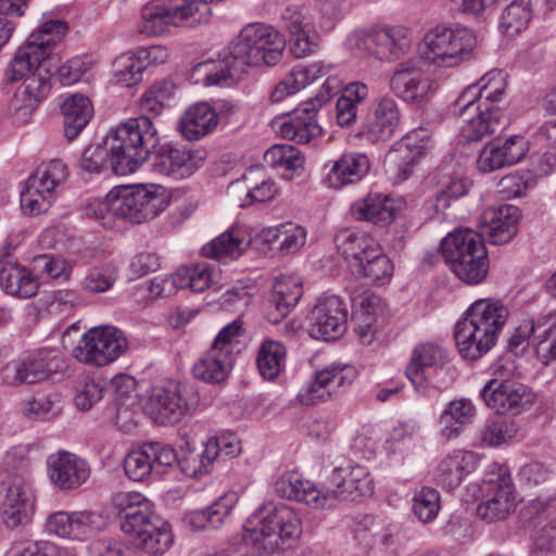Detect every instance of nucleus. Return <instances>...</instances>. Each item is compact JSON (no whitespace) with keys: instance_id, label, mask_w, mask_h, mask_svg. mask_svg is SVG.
Wrapping results in <instances>:
<instances>
[{"instance_id":"7c9ffc66","label":"nucleus","mask_w":556,"mask_h":556,"mask_svg":"<svg viewBox=\"0 0 556 556\" xmlns=\"http://www.w3.org/2000/svg\"><path fill=\"white\" fill-rule=\"evenodd\" d=\"M454 113L463 116L465 125L462 128L463 137L467 141H478L485 135H492L503 130L507 125V119L502 110L485 108L470 111L468 114H462L460 108L454 104Z\"/></svg>"},{"instance_id":"4c0bfd02","label":"nucleus","mask_w":556,"mask_h":556,"mask_svg":"<svg viewBox=\"0 0 556 556\" xmlns=\"http://www.w3.org/2000/svg\"><path fill=\"white\" fill-rule=\"evenodd\" d=\"M64 136L68 141L74 140L86 128L93 115V106L89 98L75 93L68 96L62 103Z\"/></svg>"},{"instance_id":"a19ab883","label":"nucleus","mask_w":556,"mask_h":556,"mask_svg":"<svg viewBox=\"0 0 556 556\" xmlns=\"http://www.w3.org/2000/svg\"><path fill=\"white\" fill-rule=\"evenodd\" d=\"M261 176L262 170L250 169L241 179L231 184V187L247 191L241 206H249L255 202H267L275 198L278 191L276 182L270 178L266 179Z\"/></svg>"},{"instance_id":"5701e85b","label":"nucleus","mask_w":556,"mask_h":556,"mask_svg":"<svg viewBox=\"0 0 556 556\" xmlns=\"http://www.w3.org/2000/svg\"><path fill=\"white\" fill-rule=\"evenodd\" d=\"M432 85L417 59L400 62L390 77V89L407 102H421L432 90Z\"/></svg>"},{"instance_id":"423d86ee","label":"nucleus","mask_w":556,"mask_h":556,"mask_svg":"<svg viewBox=\"0 0 556 556\" xmlns=\"http://www.w3.org/2000/svg\"><path fill=\"white\" fill-rule=\"evenodd\" d=\"M477 47L478 37L473 30L438 25L425 35L419 53L430 64L453 67L471 59Z\"/></svg>"},{"instance_id":"ea45409f","label":"nucleus","mask_w":556,"mask_h":556,"mask_svg":"<svg viewBox=\"0 0 556 556\" xmlns=\"http://www.w3.org/2000/svg\"><path fill=\"white\" fill-rule=\"evenodd\" d=\"M264 242L271 244L283 254H292L299 251L306 241L304 227L292 223L269 227L261 232Z\"/></svg>"},{"instance_id":"338daca9","label":"nucleus","mask_w":556,"mask_h":556,"mask_svg":"<svg viewBox=\"0 0 556 556\" xmlns=\"http://www.w3.org/2000/svg\"><path fill=\"white\" fill-rule=\"evenodd\" d=\"M536 326L533 319H525L508 338V350L515 354L525 351L529 344V340L533 337L534 341H539L543 337V329Z\"/></svg>"},{"instance_id":"473e14b6","label":"nucleus","mask_w":556,"mask_h":556,"mask_svg":"<svg viewBox=\"0 0 556 556\" xmlns=\"http://www.w3.org/2000/svg\"><path fill=\"white\" fill-rule=\"evenodd\" d=\"M477 464L478 457L473 452L454 451L440 462L437 468V482L443 489L452 491L477 468Z\"/></svg>"},{"instance_id":"6e6d98bb","label":"nucleus","mask_w":556,"mask_h":556,"mask_svg":"<svg viewBox=\"0 0 556 556\" xmlns=\"http://www.w3.org/2000/svg\"><path fill=\"white\" fill-rule=\"evenodd\" d=\"M531 18V0H513L501 16L502 30L514 36L526 28Z\"/></svg>"},{"instance_id":"f704fd0d","label":"nucleus","mask_w":556,"mask_h":556,"mask_svg":"<svg viewBox=\"0 0 556 556\" xmlns=\"http://www.w3.org/2000/svg\"><path fill=\"white\" fill-rule=\"evenodd\" d=\"M277 493L285 498L303 502L315 508H326L324 491L317 489L308 480H303L298 473L281 476L276 482Z\"/></svg>"},{"instance_id":"aec40b11","label":"nucleus","mask_w":556,"mask_h":556,"mask_svg":"<svg viewBox=\"0 0 556 556\" xmlns=\"http://www.w3.org/2000/svg\"><path fill=\"white\" fill-rule=\"evenodd\" d=\"M106 521L97 511H55L46 521L50 534L73 540H85L104 528Z\"/></svg>"},{"instance_id":"de8ad7c7","label":"nucleus","mask_w":556,"mask_h":556,"mask_svg":"<svg viewBox=\"0 0 556 556\" xmlns=\"http://www.w3.org/2000/svg\"><path fill=\"white\" fill-rule=\"evenodd\" d=\"M393 264L382 252L378 244L359 263H356L352 270L359 276L368 278L376 285H384L390 281L393 275Z\"/></svg>"},{"instance_id":"6e6552de","label":"nucleus","mask_w":556,"mask_h":556,"mask_svg":"<svg viewBox=\"0 0 556 556\" xmlns=\"http://www.w3.org/2000/svg\"><path fill=\"white\" fill-rule=\"evenodd\" d=\"M128 345L124 331L117 327H93L83 334L73 350V356L87 366L104 367L125 354Z\"/></svg>"},{"instance_id":"6ab92c4d","label":"nucleus","mask_w":556,"mask_h":556,"mask_svg":"<svg viewBox=\"0 0 556 556\" xmlns=\"http://www.w3.org/2000/svg\"><path fill=\"white\" fill-rule=\"evenodd\" d=\"M480 396L497 414H518L532 401L529 388L513 379H490L481 389Z\"/></svg>"},{"instance_id":"c756f323","label":"nucleus","mask_w":556,"mask_h":556,"mask_svg":"<svg viewBox=\"0 0 556 556\" xmlns=\"http://www.w3.org/2000/svg\"><path fill=\"white\" fill-rule=\"evenodd\" d=\"M218 124L216 110L206 102L189 106L181 115L178 129L188 141H198L213 132Z\"/></svg>"},{"instance_id":"9d476101","label":"nucleus","mask_w":556,"mask_h":556,"mask_svg":"<svg viewBox=\"0 0 556 556\" xmlns=\"http://www.w3.org/2000/svg\"><path fill=\"white\" fill-rule=\"evenodd\" d=\"M349 40L379 60L393 61L408 52L410 31L404 26H387L353 33Z\"/></svg>"},{"instance_id":"e433bc0d","label":"nucleus","mask_w":556,"mask_h":556,"mask_svg":"<svg viewBox=\"0 0 556 556\" xmlns=\"http://www.w3.org/2000/svg\"><path fill=\"white\" fill-rule=\"evenodd\" d=\"M489 219L486 236L493 244L509 242L518 231L520 210L515 205H501L485 213Z\"/></svg>"},{"instance_id":"79ce46f5","label":"nucleus","mask_w":556,"mask_h":556,"mask_svg":"<svg viewBox=\"0 0 556 556\" xmlns=\"http://www.w3.org/2000/svg\"><path fill=\"white\" fill-rule=\"evenodd\" d=\"M336 244L353 269L357 262L361 263L378 245V242L365 231L343 229L336 236Z\"/></svg>"},{"instance_id":"e2e57ef3","label":"nucleus","mask_w":556,"mask_h":556,"mask_svg":"<svg viewBox=\"0 0 556 556\" xmlns=\"http://www.w3.org/2000/svg\"><path fill=\"white\" fill-rule=\"evenodd\" d=\"M440 507V494L433 488H422L414 496V514L424 523L431 522L438 516Z\"/></svg>"},{"instance_id":"f8f14e48","label":"nucleus","mask_w":556,"mask_h":556,"mask_svg":"<svg viewBox=\"0 0 556 556\" xmlns=\"http://www.w3.org/2000/svg\"><path fill=\"white\" fill-rule=\"evenodd\" d=\"M330 83L331 80L327 79L323 86L327 94H318L314 99L304 102L293 110L287 119L279 124L278 132L281 137L306 144L321 134V127L317 123L316 113L330 98Z\"/></svg>"},{"instance_id":"ddd939ff","label":"nucleus","mask_w":556,"mask_h":556,"mask_svg":"<svg viewBox=\"0 0 556 556\" xmlns=\"http://www.w3.org/2000/svg\"><path fill=\"white\" fill-rule=\"evenodd\" d=\"M198 11L193 0H170L165 4L148 3L141 11L139 30L147 36H159L170 25L181 26Z\"/></svg>"},{"instance_id":"a18cd8bd","label":"nucleus","mask_w":556,"mask_h":556,"mask_svg":"<svg viewBox=\"0 0 556 556\" xmlns=\"http://www.w3.org/2000/svg\"><path fill=\"white\" fill-rule=\"evenodd\" d=\"M466 312L497 337L509 316L508 308L501 301L492 299H479Z\"/></svg>"},{"instance_id":"4be33fe9","label":"nucleus","mask_w":556,"mask_h":556,"mask_svg":"<svg viewBox=\"0 0 556 556\" xmlns=\"http://www.w3.org/2000/svg\"><path fill=\"white\" fill-rule=\"evenodd\" d=\"M400 110L394 99L380 97L366 115L358 136L371 143L387 142L400 124Z\"/></svg>"},{"instance_id":"dca6fc26","label":"nucleus","mask_w":556,"mask_h":556,"mask_svg":"<svg viewBox=\"0 0 556 556\" xmlns=\"http://www.w3.org/2000/svg\"><path fill=\"white\" fill-rule=\"evenodd\" d=\"M175 450L161 442H148L128 453L124 460L125 473L134 481H143L152 473L176 463Z\"/></svg>"},{"instance_id":"774afa93","label":"nucleus","mask_w":556,"mask_h":556,"mask_svg":"<svg viewBox=\"0 0 556 556\" xmlns=\"http://www.w3.org/2000/svg\"><path fill=\"white\" fill-rule=\"evenodd\" d=\"M105 382L102 379H86L78 388L74 399L80 410H89L104 394Z\"/></svg>"},{"instance_id":"7ed1b4c3","label":"nucleus","mask_w":556,"mask_h":556,"mask_svg":"<svg viewBox=\"0 0 556 556\" xmlns=\"http://www.w3.org/2000/svg\"><path fill=\"white\" fill-rule=\"evenodd\" d=\"M157 129L151 116L140 115L119 124L106 138L104 146L97 144L85 149L80 166L89 173L104 169L110 154V167L116 175L136 172L159 146Z\"/></svg>"},{"instance_id":"f3484780","label":"nucleus","mask_w":556,"mask_h":556,"mask_svg":"<svg viewBox=\"0 0 556 556\" xmlns=\"http://www.w3.org/2000/svg\"><path fill=\"white\" fill-rule=\"evenodd\" d=\"M308 319V333L312 338L332 341L346 330L348 309L338 296H326L318 300Z\"/></svg>"},{"instance_id":"cd10ccee","label":"nucleus","mask_w":556,"mask_h":556,"mask_svg":"<svg viewBox=\"0 0 556 556\" xmlns=\"http://www.w3.org/2000/svg\"><path fill=\"white\" fill-rule=\"evenodd\" d=\"M303 289L298 277L281 275L277 277L274 291L264 304L265 316L271 324H278L290 313L300 299Z\"/></svg>"},{"instance_id":"1a4fd4ad","label":"nucleus","mask_w":556,"mask_h":556,"mask_svg":"<svg viewBox=\"0 0 556 556\" xmlns=\"http://www.w3.org/2000/svg\"><path fill=\"white\" fill-rule=\"evenodd\" d=\"M121 529L136 548L152 556L164 555L173 544V534L167 522L154 513L128 515Z\"/></svg>"},{"instance_id":"a211bd4d","label":"nucleus","mask_w":556,"mask_h":556,"mask_svg":"<svg viewBox=\"0 0 556 556\" xmlns=\"http://www.w3.org/2000/svg\"><path fill=\"white\" fill-rule=\"evenodd\" d=\"M205 159L206 153L201 149H192L185 144H165L156 152L152 168L161 175L184 179L202 167Z\"/></svg>"},{"instance_id":"393cba45","label":"nucleus","mask_w":556,"mask_h":556,"mask_svg":"<svg viewBox=\"0 0 556 556\" xmlns=\"http://www.w3.org/2000/svg\"><path fill=\"white\" fill-rule=\"evenodd\" d=\"M497 336L482 326L475 317L468 316L455 326V340L464 358L476 361L488 353L496 343Z\"/></svg>"},{"instance_id":"a878e982","label":"nucleus","mask_w":556,"mask_h":556,"mask_svg":"<svg viewBox=\"0 0 556 556\" xmlns=\"http://www.w3.org/2000/svg\"><path fill=\"white\" fill-rule=\"evenodd\" d=\"M484 481L488 498L477 507V515L489 522L504 519L513 506V484L510 476L497 473Z\"/></svg>"},{"instance_id":"052dcab7","label":"nucleus","mask_w":556,"mask_h":556,"mask_svg":"<svg viewBox=\"0 0 556 556\" xmlns=\"http://www.w3.org/2000/svg\"><path fill=\"white\" fill-rule=\"evenodd\" d=\"M117 279V270L111 265L91 268L84 280L81 288L87 293L97 294L110 290Z\"/></svg>"},{"instance_id":"c9c22d12","label":"nucleus","mask_w":556,"mask_h":556,"mask_svg":"<svg viewBox=\"0 0 556 556\" xmlns=\"http://www.w3.org/2000/svg\"><path fill=\"white\" fill-rule=\"evenodd\" d=\"M478 248L486 249L483 238L469 228L455 229L441 241L442 255L450 266L476 253Z\"/></svg>"},{"instance_id":"f03ea898","label":"nucleus","mask_w":556,"mask_h":556,"mask_svg":"<svg viewBox=\"0 0 556 556\" xmlns=\"http://www.w3.org/2000/svg\"><path fill=\"white\" fill-rule=\"evenodd\" d=\"M285 48L286 40L278 30L263 23H252L244 26L231 42L225 60L200 63L194 71L204 73L203 84L206 86H227L241 78L247 65H276Z\"/></svg>"},{"instance_id":"603ef678","label":"nucleus","mask_w":556,"mask_h":556,"mask_svg":"<svg viewBox=\"0 0 556 556\" xmlns=\"http://www.w3.org/2000/svg\"><path fill=\"white\" fill-rule=\"evenodd\" d=\"M490 262L486 249L476 250V253L451 265L452 271L457 278L468 285L482 282L489 273Z\"/></svg>"},{"instance_id":"20e7f679","label":"nucleus","mask_w":556,"mask_h":556,"mask_svg":"<svg viewBox=\"0 0 556 556\" xmlns=\"http://www.w3.org/2000/svg\"><path fill=\"white\" fill-rule=\"evenodd\" d=\"M301 534V519L291 507L267 503L247 519L242 541L253 548L256 556H283Z\"/></svg>"},{"instance_id":"13d9d810","label":"nucleus","mask_w":556,"mask_h":556,"mask_svg":"<svg viewBox=\"0 0 556 556\" xmlns=\"http://www.w3.org/2000/svg\"><path fill=\"white\" fill-rule=\"evenodd\" d=\"M114 66L117 81L131 86L141 81L146 63L139 59V54L136 51L118 56L114 62Z\"/></svg>"},{"instance_id":"49530a36","label":"nucleus","mask_w":556,"mask_h":556,"mask_svg":"<svg viewBox=\"0 0 556 556\" xmlns=\"http://www.w3.org/2000/svg\"><path fill=\"white\" fill-rule=\"evenodd\" d=\"M248 247L249 242L231 230L223 232L211 242L204 244L201 253L205 257L227 262L228 260L238 258Z\"/></svg>"},{"instance_id":"2eb2a0df","label":"nucleus","mask_w":556,"mask_h":556,"mask_svg":"<svg viewBox=\"0 0 556 556\" xmlns=\"http://www.w3.org/2000/svg\"><path fill=\"white\" fill-rule=\"evenodd\" d=\"M507 83L506 75L501 70H492L486 73L477 85L467 87L456 99V108H460L462 114H468L485 108L486 111L502 110Z\"/></svg>"},{"instance_id":"b1692460","label":"nucleus","mask_w":556,"mask_h":556,"mask_svg":"<svg viewBox=\"0 0 556 556\" xmlns=\"http://www.w3.org/2000/svg\"><path fill=\"white\" fill-rule=\"evenodd\" d=\"M1 518L9 529L26 526L35 513V494L23 479L14 478L8 485L1 503Z\"/></svg>"},{"instance_id":"f257e3e1","label":"nucleus","mask_w":556,"mask_h":556,"mask_svg":"<svg viewBox=\"0 0 556 556\" xmlns=\"http://www.w3.org/2000/svg\"><path fill=\"white\" fill-rule=\"evenodd\" d=\"M67 29L66 23L60 20L48 21L33 31L16 51L5 70V79L9 83L24 79L15 96L16 102H22L16 106L17 112L31 113L49 94L52 68L48 63L54 61L56 65L59 55L52 49L61 42Z\"/></svg>"},{"instance_id":"58836bf2","label":"nucleus","mask_w":556,"mask_h":556,"mask_svg":"<svg viewBox=\"0 0 556 556\" xmlns=\"http://www.w3.org/2000/svg\"><path fill=\"white\" fill-rule=\"evenodd\" d=\"M217 270L214 266L203 262L182 265L172 275V286L177 289H190L193 292H203L217 282Z\"/></svg>"},{"instance_id":"bb28decb","label":"nucleus","mask_w":556,"mask_h":556,"mask_svg":"<svg viewBox=\"0 0 556 556\" xmlns=\"http://www.w3.org/2000/svg\"><path fill=\"white\" fill-rule=\"evenodd\" d=\"M526 143L523 137L511 136L502 143L486 144L478 156V170L486 174L518 163L526 154Z\"/></svg>"},{"instance_id":"412c9836","label":"nucleus","mask_w":556,"mask_h":556,"mask_svg":"<svg viewBox=\"0 0 556 556\" xmlns=\"http://www.w3.org/2000/svg\"><path fill=\"white\" fill-rule=\"evenodd\" d=\"M47 467L50 481L61 491L77 490L91 475L88 462L67 451L51 454L47 459Z\"/></svg>"},{"instance_id":"680f3d73","label":"nucleus","mask_w":556,"mask_h":556,"mask_svg":"<svg viewBox=\"0 0 556 556\" xmlns=\"http://www.w3.org/2000/svg\"><path fill=\"white\" fill-rule=\"evenodd\" d=\"M61 412L58 394H40L34 396L25 404L24 414L30 419L48 420Z\"/></svg>"},{"instance_id":"37998d69","label":"nucleus","mask_w":556,"mask_h":556,"mask_svg":"<svg viewBox=\"0 0 556 556\" xmlns=\"http://www.w3.org/2000/svg\"><path fill=\"white\" fill-rule=\"evenodd\" d=\"M442 356L443 351L431 343L421 344L414 350L405 375L418 392H424L427 389L425 370L437 366Z\"/></svg>"},{"instance_id":"0e129e2a","label":"nucleus","mask_w":556,"mask_h":556,"mask_svg":"<svg viewBox=\"0 0 556 556\" xmlns=\"http://www.w3.org/2000/svg\"><path fill=\"white\" fill-rule=\"evenodd\" d=\"M112 503L119 514H124V521H127L128 515L131 514H153L150 509V501L139 492H118L114 495Z\"/></svg>"},{"instance_id":"4d7b16f0","label":"nucleus","mask_w":556,"mask_h":556,"mask_svg":"<svg viewBox=\"0 0 556 556\" xmlns=\"http://www.w3.org/2000/svg\"><path fill=\"white\" fill-rule=\"evenodd\" d=\"M265 162L274 168H285L296 170L304 165V155L291 144H275L270 147L264 155Z\"/></svg>"},{"instance_id":"09e8293b","label":"nucleus","mask_w":556,"mask_h":556,"mask_svg":"<svg viewBox=\"0 0 556 556\" xmlns=\"http://www.w3.org/2000/svg\"><path fill=\"white\" fill-rule=\"evenodd\" d=\"M286 348L279 342L266 339L258 348L256 364L260 374L273 380L281 372L286 364Z\"/></svg>"},{"instance_id":"72a5a7b5","label":"nucleus","mask_w":556,"mask_h":556,"mask_svg":"<svg viewBox=\"0 0 556 556\" xmlns=\"http://www.w3.org/2000/svg\"><path fill=\"white\" fill-rule=\"evenodd\" d=\"M0 286L5 293L20 299L36 295L39 288L34 275L16 260L0 264Z\"/></svg>"},{"instance_id":"8fccbe9b","label":"nucleus","mask_w":556,"mask_h":556,"mask_svg":"<svg viewBox=\"0 0 556 556\" xmlns=\"http://www.w3.org/2000/svg\"><path fill=\"white\" fill-rule=\"evenodd\" d=\"M231 368V357L210 350L192 368L193 376L210 383L224 381Z\"/></svg>"},{"instance_id":"0eeeda50","label":"nucleus","mask_w":556,"mask_h":556,"mask_svg":"<svg viewBox=\"0 0 556 556\" xmlns=\"http://www.w3.org/2000/svg\"><path fill=\"white\" fill-rule=\"evenodd\" d=\"M198 403L199 395L192 384L167 380L152 388L144 410L156 424L174 425L190 414Z\"/></svg>"},{"instance_id":"2f4dec72","label":"nucleus","mask_w":556,"mask_h":556,"mask_svg":"<svg viewBox=\"0 0 556 556\" xmlns=\"http://www.w3.org/2000/svg\"><path fill=\"white\" fill-rule=\"evenodd\" d=\"M370 168V161L363 153H344L332 162L326 181L330 188L340 189L362 180Z\"/></svg>"},{"instance_id":"39448f33","label":"nucleus","mask_w":556,"mask_h":556,"mask_svg":"<svg viewBox=\"0 0 556 556\" xmlns=\"http://www.w3.org/2000/svg\"><path fill=\"white\" fill-rule=\"evenodd\" d=\"M168 205L165 194L155 186H121L104 199L87 204L86 214L104 227H113L116 219L141 224L153 219Z\"/></svg>"},{"instance_id":"c85d7f7f","label":"nucleus","mask_w":556,"mask_h":556,"mask_svg":"<svg viewBox=\"0 0 556 556\" xmlns=\"http://www.w3.org/2000/svg\"><path fill=\"white\" fill-rule=\"evenodd\" d=\"M400 206L396 200L381 193H368L351 205V214L356 220H366L375 225L391 224Z\"/></svg>"},{"instance_id":"4468645a","label":"nucleus","mask_w":556,"mask_h":556,"mask_svg":"<svg viewBox=\"0 0 556 556\" xmlns=\"http://www.w3.org/2000/svg\"><path fill=\"white\" fill-rule=\"evenodd\" d=\"M354 378L355 371L352 367L331 364L314 374L307 384L300 390L298 400L307 406L326 402L333 394L351 386Z\"/></svg>"},{"instance_id":"5fc2aeb1","label":"nucleus","mask_w":556,"mask_h":556,"mask_svg":"<svg viewBox=\"0 0 556 556\" xmlns=\"http://www.w3.org/2000/svg\"><path fill=\"white\" fill-rule=\"evenodd\" d=\"M66 177V166L59 160L50 162L43 168L38 169L27 181V189H35L37 192L53 199L55 187Z\"/></svg>"},{"instance_id":"69168bd1","label":"nucleus","mask_w":556,"mask_h":556,"mask_svg":"<svg viewBox=\"0 0 556 556\" xmlns=\"http://www.w3.org/2000/svg\"><path fill=\"white\" fill-rule=\"evenodd\" d=\"M476 407L470 400L458 399L448 403L440 416V424L455 422L460 426L471 424Z\"/></svg>"},{"instance_id":"c03bdc74","label":"nucleus","mask_w":556,"mask_h":556,"mask_svg":"<svg viewBox=\"0 0 556 556\" xmlns=\"http://www.w3.org/2000/svg\"><path fill=\"white\" fill-rule=\"evenodd\" d=\"M220 451L219 442L211 438L201 451L189 450L180 458L177 457L176 462L186 476L194 478L208 472L212 463L219 457Z\"/></svg>"},{"instance_id":"864d4df0","label":"nucleus","mask_w":556,"mask_h":556,"mask_svg":"<svg viewBox=\"0 0 556 556\" xmlns=\"http://www.w3.org/2000/svg\"><path fill=\"white\" fill-rule=\"evenodd\" d=\"M232 510L231 502L222 496L205 509L190 513L189 525L195 530L218 529Z\"/></svg>"},{"instance_id":"bf43d9fd","label":"nucleus","mask_w":556,"mask_h":556,"mask_svg":"<svg viewBox=\"0 0 556 556\" xmlns=\"http://www.w3.org/2000/svg\"><path fill=\"white\" fill-rule=\"evenodd\" d=\"M517 433L513 420L496 418L484 425L480 432L481 441L489 446H500L511 440Z\"/></svg>"},{"instance_id":"3c124183","label":"nucleus","mask_w":556,"mask_h":556,"mask_svg":"<svg viewBox=\"0 0 556 556\" xmlns=\"http://www.w3.org/2000/svg\"><path fill=\"white\" fill-rule=\"evenodd\" d=\"M380 299L374 294L362 295L361 307L353 314L355 331L363 344L369 345L377 332V307Z\"/></svg>"},{"instance_id":"9b49d317","label":"nucleus","mask_w":556,"mask_h":556,"mask_svg":"<svg viewBox=\"0 0 556 556\" xmlns=\"http://www.w3.org/2000/svg\"><path fill=\"white\" fill-rule=\"evenodd\" d=\"M326 508L334 504V500L355 501L372 493V480L366 467L361 465L340 466L332 469L323 483Z\"/></svg>"}]
</instances>
